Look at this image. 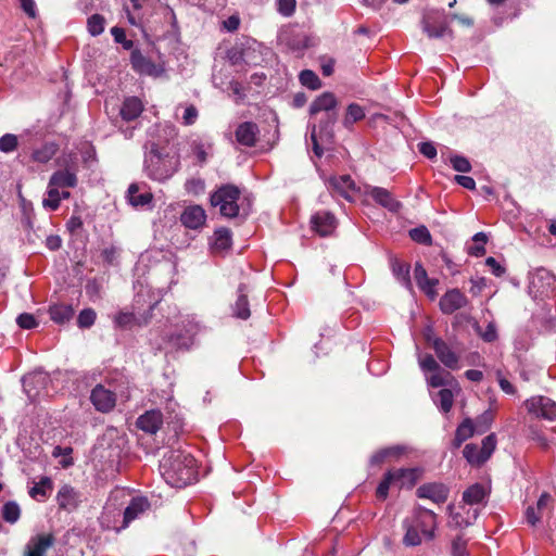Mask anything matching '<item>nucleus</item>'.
Listing matches in <instances>:
<instances>
[{"label": "nucleus", "instance_id": "obj_1", "mask_svg": "<svg viewBox=\"0 0 556 556\" xmlns=\"http://www.w3.org/2000/svg\"><path fill=\"white\" fill-rule=\"evenodd\" d=\"M160 472L167 484L184 488L197 480V460L189 453L173 450L162 457Z\"/></svg>", "mask_w": 556, "mask_h": 556}, {"label": "nucleus", "instance_id": "obj_2", "mask_svg": "<svg viewBox=\"0 0 556 556\" xmlns=\"http://www.w3.org/2000/svg\"><path fill=\"white\" fill-rule=\"evenodd\" d=\"M178 164L176 157L168 154L163 155L155 143H152L144 159L147 175L157 181L170 178L177 172Z\"/></svg>", "mask_w": 556, "mask_h": 556}, {"label": "nucleus", "instance_id": "obj_3", "mask_svg": "<svg viewBox=\"0 0 556 556\" xmlns=\"http://www.w3.org/2000/svg\"><path fill=\"white\" fill-rule=\"evenodd\" d=\"M241 191L235 185H223L211 194L212 206L218 207L219 213L227 218L237 217L239 214L238 200Z\"/></svg>", "mask_w": 556, "mask_h": 556}, {"label": "nucleus", "instance_id": "obj_4", "mask_svg": "<svg viewBox=\"0 0 556 556\" xmlns=\"http://www.w3.org/2000/svg\"><path fill=\"white\" fill-rule=\"evenodd\" d=\"M337 105L338 100L336 96L330 91H326L318 96L309 105L311 115L326 112V118L320 122L319 128L320 131H324L327 136L332 135V127L338 119V113L336 111Z\"/></svg>", "mask_w": 556, "mask_h": 556}, {"label": "nucleus", "instance_id": "obj_5", "mask_svg": "<svg viewBox=\"0 0 556 556\" xmlns=\"http://www.w3.org/2000/svg\"><path fill=\"white\" fill-rule=\"evenodd\" d=\"M200 331V326L193 319L181 321V328L168 336L163 341L174 350H189L194 343V337Z\"/></svg>", "mask_w": 556, "mask_h": 556}, {"label": "nucleus", "instance_id": "obj_6", "mask_svg": "<svg viewBox=\"0 0 556 556\" xmlns=\"http://www.w3.org/2000/svg\"><path fill=\"white\" fill-rule=\"evenodd\" d=\"M421 27L429 38H441L444 35L453 36V30L448 27L446 17L440 11L425 13Z\"/></svg>", "mask_w": 556, "mask_h": 556}, {"label": "nucleus", "instance_id": "obj_7", "mask_svg": "<svg viewBox=\"0 0 556 556\" xmlns=\"http://www.w3.org/2000/svg\"><path fill=\"white\" fill-rule=\"evenodd\" d=\"M409 523L416 526V529L421 532L426 540L431 541L434 539L437 515L432 510L421 506L415 507L413 518L409 520Z\"/></svg>", "mask_w": 556, "mask_h": 556}, {"label": "nucleus", "instance_id": "obj_8", "mask_svg": "<svg viewBox=\"0 0 556 556\" xmlns=\"http://www.w3.org/2000/svg\"><path fill=\"white\" fill-rule=\"evenodd\" d=\"M528 413L549 421L556 420V403L549 397L538 395L525 401Z\"/></svg>", "mask_w": 556, "mask_h": 556}, {"label": "nucleus", "instance_id": "obj_9", "mask_svg": "<svg viewBox=\"0 0 556 556\" xmlns=\"http://www.w3.org/2000/svg\"><path fill=\"white\" fill-rule=\"evenodd\" d=\"M337 227L334 215L327 211H320L312 215L311 229L320 237L331 235Z\"/></svg>", "mask_w": 556, "mask_h": 556}, {"label": "nucleus", "instance_id": "obj_10", "mask_svg": "<svg viewBox=\"0 0 556 556\" xmlns=\"http://www.w3.org/2000/svg\"><path fill=\"white\" fill-rule=\"evenodd\" d=\"M55 538L52 533H40L28 541L24 556H46V552L53 546Z\"/></svg>", "mask_w": 556, "mask_h": 556}, {"label": "nucleus", "instance_id": "obj_11", "mask_svg": "<svg viewBox=\"0 0 556 556\" xmlns=\"http://www.w3.org/2000/svg\"><path fill=\"white\" fill-rule=\"evenodd\" d=\"M90 400L97 410L108 413L114 408L116 395L103 386L98 384L91 391Z\"/></svg>", "mask_w": 556, "mask_h": 556}, {"label": "nucleus", "instance_id": "obj_12", "mask_svg": "<svg viewBox=\"0 0 556 556\" xmlns=\"http://www.w3.org/2000/svg\"><path fill=\"white\" fill-rule=\"evenodd\" d=\"M419 498L430 500L435 504L444 503L448 496V488L443 483H425L416 490Z\"/></svg>", "mask_w": 556, "mask_h": 556}, {"label": "nucleus", "instance_id": "obj_13", "mask_svg": "<svg viewBox=\"0 0 556 556\" xmlns=\"http://www.w3.org/2000/svg\"><path fill=\"white\" fill-rule=\"evenodd\" d=\"M328 186L331 192L344 198L348 201H353L356 188L351 176L342 175L339 177H332L329 179Z\"/></svg>", "mask_w": 556, "mask_h": 556}, {"label": "nucleus", "instance_id": "obj_14", "mask_svg": "<svg viewBox=\"0 0 556 556\" xmlns=\"http://www.w3.org/2000/svg\"><path fill=\"white\" fill-rule=\"evenodd\" d=\"M468 304L466 295L458 289L448 290L440 299V308L444 314H453L455 311Z\"/></svg>", "mask_w": 556, "mask_h": 556}, {"label": "nucleus", "instance_id": "obj_15", "mask_svg": "<svg viewBox=\"0 0 556 556\" xmlns=\"http://www.w3.org/2000/svg\"><path fill=\"white\" fill-rule=\"evenodd\" d=\"M433 350L439 361L448 369L455 370L459 367V357L442 339H433Z\"/></svg>", "mask_w": 556, "mask_h": 556}, {"label": "nucleus", "instance_id": "obj_16", "mask_svg": "<svg viewBox=\"0 0 556 556\" xmlns=\"http://www.w3.org/2000/svg\"><path fill=\"white\" fill-rule=\"evenodd\" d=\"M151 505L147 497L144 496H136L132 497L129 502L128 506L124 510L123 518V528L128 527V525L135 519L139 518L146 511L150 509Z\"/></svg>", "mask_w": 556, "mask_h": 556}, {"label": "nucleus", "instance_id": "obj_17", "mask_svg": "<svg viewBox=\"0 0 556 556\" xmlns=\"http://www.w3.org/2000/svg\"><path fill=\"white\" fill-rule=\"evenodd\" d=\"M136 425L140 430L155 434L163 425V414L157 409L148 410L137 419Z\"/></svg>", "mask_w": 556, "mask_h": 556}, {"label": "nucleus", "instance_id": "obj_18", "mask_svg": "<svg viewBox=\"0 0 556 556\" xmlns=\"http://www.w3.org/2000/svg\"><path fill=\"white\" fill-rule=\"evenodd\" d=\"M180 220L187 228L198 229L205 224L206 213L201 205H190L182 212Z\"/></svg>", "mask_w": 556, "mask_h": 556}, {"label": "nucleus", "instance_id": "obj_19", "mask_svg": "<svg viewBox=\"0 0 556 556\" xmlns=\"http://www.w3.org/2000/svg\"><path fill=\"white\" fill-rule=\"evenodd\" d=\"M59 507L68 511L76 509L80 503V494L71 485H63L56 495Z\"/></svg>", "mask_w": 556, "mask_h": 556}, {"label": "nucleus", "instance_id": "obj_20", "mask_svg": "<svg viewBox=\"0 0 556 556\" xmlns=\"http://www.w3.org/2000/svg\"><path fill=\"white\" fill-rule=\"evenodd\" d=\"M414 277L418 287L430 298L437 296L435 286L438 285L437 279H430L427 275L426 269L420 263L415 264Z\"/></svg>", "mask_w": 556, "mask_h": 556}, {"label": "nucleus", "instance_id": "obj_21", "mask_svg": "<svg viewBox=\"0 0 556 556\" xmlns=\"http://www.w3.org/2000/svg\"><path fill=\"white\" fill-rule=\"evenodd\" d=\"M49 182L51 186H55L58 188H75L77 186L78 179L75 168H65L59 169L54 172Z\"/></svg>", "mask_w": 556, "mask_h": 556}, {"label": "nucleus", "instance_id": "obj_22", "mask_svg": "<svg viewBox=\"0 0 556 556\" xmlns=\"http://www.w3.org/2000/svg\"><path fill=\"white\" fill-rule=\"evenodd\" d=\"M367 193L380 205L391 212H397L401 203L393 199L392 194L384 188L371 187Z\"/></svg>", "mask_w": 556, "mask_h": 556}, {"label": "nucleus", "instance_id": "obj_23", "mask_svg": "<svg viewBox=\"0 0 556 556\" xmlns=\"http://www.w3.org/2000/svg\"><path fill=\"white\" fill-rule=\"evenodd\" d=\"M258 127L255 123L244 122L236 130V139L245 147H253L256 143Z\"/></svg>", "mask_w": 556, "mask_h": 556}, {"label": "nucleus", "instance_id": "obj_24", "mask_svg": "<svg viewBox=\"0 0 556 556\" xmlns=\"http://www.w3.org/2000/svg\"><path fill=\"white\" fill-rule=\"evenodd\" d=\"M387 473L392 475L393 485H396L400 489L404 486L412 488L417 481L416 469L397 468L389 470Z\"/></svg>", "mask_w": 556, "mask_h": 556}, {"label": "nucleus", "instance_id": "obj_25", "mask_svg": "<svg viewBox=\"0 0 556 556\" xmlns=\"http://www.w3.org/2000/svg\"><path fill=\"white\" fill-rule=\"evenodd\" d=\"M143 111V104L137 97H128L124 100L119 114L126 122H131L140 116Z\"/></svg>", "mask_w": 556, "mask_h": 556}, {"label": "nucleus", "instance_id": "obj_26", "mask_svg": "<svg viewBox=\"0 0 556 556\" xmlns=\"http://www.w3.org/2000/svg\"><path fill=\"white\" fill-rule=\"evenodd\" d=\"M132 68L146 75H154L156 73L155 64L147 59L139 50H134L130 54Z\"/></svg>", "mask_w": 556, "mask_h": 556}, {"label": "nucleus", "instance_id": "obj_27", "mask_svg": "<svg viewBox=\"0 0 556 556\" xmlns=\"http://www.w3.org/2000/svg\"><path fill=\"white\" fill-rule=\"evenodd\" d=\"M488 490L480 483H475L467 488L463 493V502L467 505H478L488 497Z\"/></svg>", "mask_w": 556, "mask_h": 556}, {"label": "nucleus", "instance_id": "obj_28", "mask_svg": "<svg viewBox=\"0 0 556 556\" xmlns=\"http://www.w3.org/2000/svg\"><path fill=\"white\" fill-rule=\"evenodd\" d=\"M476 431V427L470 418H466L456 429L452 445L454 448L460 447V445L468 439H470Z\"/></svg>", "mask_w": 556, "mask_h": 556}, {"label": "nucleus", "instance_id": "obj_29", "mask_svg": "<svg viewBox=\"0 0 556 556\" xmlns=\"http://www.w3.org/2000/svg\"><path fill=\"white\" fill-rule=\"evenodd\" d=\"M247 291V286L244 283L239 285L238 299L233 306V314L236 317L241 319H248L251 315Z\"/></svg>", "mask_w": 556, "mask_h": 556}, {"label": "nucleus", "instance_id": "obj_30", "mask_svg": "<svg viewBox=\"0 0 556 556\" xmlns=\"http://www.w3.org/2000/svg\"><path fill=\"white\" fill-rule=\"evenodd\" d=\"M50 318L59 325L68 323L74 316V308L68 304H54L49 308Z\"/></svg>", "mask_w": 556, "mask_h": 556}, {"label": "nucleus", "instance_id": "obj_31", "mask_svg": "<svg viewBox=\"0 0 556 556\" xmlns=\"http://www.w3.org/2000/svg\"><path fill=\"white\" fill-rule=\"evenodd\" d=\"M231 247V231L227 228L215 230L212 249L214 252L223 253Z\"/></svg>", "mask_w": 556, "mask_h": 556}, {"label": "nucleus", "instance_id": "obj_32", "mask_svg": "<svg viewBox=\"0 0 556 556\" xmlns=\"http://www.w3.org/2000/svg\"><path fill=\"white\" fill-rule=\"evenodd\" d=\"M52 488V480L49 477H41L40 480L29 489V495L37 501H43L50 495Z\"/></svg>", "mask_w": 556, "mask_h": 556}, {"label": "nucleus", "instance_id": "obj_33", "mask_svg": "<svg viewBox=\"0 0 556 556\" xmlns=\"http://www.w3.org/2000/svg\"><path fill=\"white\" fill-rule=\"evenodd\" d=\"M392 273L407 289H412V281L409 277V265L403 263L397 258L392 260Z\"/></svg>", "mask_w": 556, "mask_h": 556}, {"label": "nucleus", "instance_id": "obj_34", "mask_svg": "<svg viewBox=\"0 0 556 556\" xmlns=\"http://www.w3.org/2000/svg\"><path fill=\"white\" fill-rule=\"evenodd\" d=\"M58 144L54 142H47L40 148L36 149L31 157L35 162L48 163L58 152Z\"/></svg>", "mask_w": 556, "mask_h": 556}, {"label": "nucleus", "instance_id": "obj_35", "mask_svg": "<svg viewBox=\"0 0 556 556\" xmlns=\"http://www.w3.org/2000/svg\"><path fill=\"white\" fill-rule=\"evenodd\" d=\"M479 513H480V510L478 508H473L470 517H465L464 514H462V513H458V511L453 513L452 511L450 515L448 525L451 527H455V528H466L476 521V519L479 516Z\"/></svg>", "mask_w": 556, "mask_h": 556}, {"label": "nucleus", "instance_id": "obj_36", "mask_svg": "<svg viewBox=\"0 0 556 556\" xmlns=\"http://www.w3.org/2000/svg\"><path fill=\"white\" fill-rule=\"evenodd\" d=\"M128 201L132 206H144L152 201V194L149 192L139 193L138 186L131 184L128 188Z\"/></svg>", "mask_w": 556, "mask_h": 556}, {"label": "nucleus", "instance_id": "obj_37", "mask_svg": "<svg viewBox=\"0 0 556 556\" xmlns=\"http://www.w3.org/2000/svg\"><path fill=\"white\" fill-rule=\"evenodd\" d=\"M453 380V376L442 368L432 371V374L427 378L428 384L432 388L448 386Z\"/></svg>", "mask_w": 556, "mask_h": 556}, {"label": "nucleus", "instance_id": "obj_38", "mask_svg": "<svg viewBox=\"0 0 556 556\" xmlns=\"http://www.w3.org/2000/svg\"><path fill=\"white\" fill-rule=\"evenodd\" d=\"M60 188L55 186H51L50 182L48 184L47 189V198L42 200V206L45 208H48L50 211H56L60 207L61 204V193Z\"/></svg>", "mask_w": 556, "mask_h": 556}, {"label": "nucleus", "instance_id": "obj_39", "mask_svg": "<svg viewBox=\"0 0 556 556\" xmlns=\"http://www.w3.org/2000/svg\"><path fill=\"white\" fill-rule=\"evenodd\" d=\"M402 452H403V448L401 446H391V447L382 448V450L376 452L371 456L370 463L372 465H380L388 458L399 457L402 454Z\"/></svg>", "mask_w": 556, "mask_h": 556}, {"label": "nucleus", "instance_id": "obj_40", "mask_svg": "<svg viewBox=\"0 0 556 556\" xmlns=\"http://www.w3.org/2000/svg\"><path fill=\"white\" fill-rule=\"evenodd\" d=\"M454 403V394L450 389H441L437 393L435 404L439 406L440 410L447 414L451 412Z\"/></svg>", "mask_w": 556, "mask_h": 556}, {"label": "nucleus", "instance_id": "obj_41", "mask_svg": "<svg viewBox=\"0 0 556 556\" xmlns=\"http://www.w3.org/2000/svg\"><path fill=\"white\" fill-rule=\"evenodd\" d=\"M364 117H365L364 109L356 103H351L348 106L346 114L343 119V125L345 127H351L354 123L362 121Z\"/></svg>", "mask_w": 556, "mask_h": 556}, {"label": "nucleus", "instance_id": "obj_42", "mask_svg": "<svg viewBox=\"0 0 556 556\" xmlns=\"http://www.w3.org/2000/svg\"><path fill=\"white\" fill-rule=\"evenodd\" d=\"M404 527L406 529V533L403 538V543L406 546H417L421 544V535L419 530L416 529V526L409 523V519L404 521Z\"/></svg>", "mask_w": 556, "mask_h": 556}, {"label": "nucleus", "instance_id": "obj_43", "mask_svg": "<svg viewBox=\"0 0 556 556\" xmlns=\"http://www.w3.org/2000/svg\"><path fill=\"white\" fill-rule=\"evenodd\" d=\"M2 518L9 523H15L21 517V508L16 502L10 501L2 506Z\"/></svg>", "mask_w": 556, "mask_h": 556}, {"label": "nucleus", "instance_id": "obj_44", "mask_svg": "<svg viewBox=\"0 0 556 556\" xmlns=\"http://www.w3.org/2000/svg\"><path fill=\"white\" fill-rule=\"evenodd\" d=\"M104 26L105 18L101 14H92L87 20L88 33L93 37L101 35L104 31Z\"/></svg>", "mask_w": 556, "mask_h": 556}, {"label": "nucleus", "instance_id": "obj_45", "mask_svg": "<svg viewBox=\"0 0 556 556\" xmlns=\"http://www.w3.org/2000/svg\"><path fill=\"white\" fill-rule=\"evenodd\" d=\"M300 83L311 90H317L321 87V80L315 72L311 70H304L299 75Z\"/></svg>", "mask_w": 556, "mask_h": 556}, {"label": "nucleus", "instance_id": "obj_46", "mask_svg": "<svg viewBox=\"0 0 556 556\" xmlns=\"http://www.w3.org/2000/svg\"><path fill=\"white\" fill-rule=\"evenodd\" d=\"M409 237L413 241H415L417 243L425 244V245L432 244L431 233L426 226H419V227L410 229Z\"/></svg>", "mask_w": 556, "mask_h": 556}, {"label": "nucleus", "instance_id": "obj_47", "mask_svg": "<svg viewBox=\"0 0 556 556\" xmlns=\"http://www.w3.org/2000/svg\"><path fill=\"white\" fill-rule=\"evenodd\" d=\"M473 245L468 248V253L473 256H482L485 254V243L488 241V237L484 232H477L472 237Z\"/></svg>", "mask_w": 556, "mask_h": 556}, {"label": "nucleus", "instance_id": "obj_48", "mask_svg": "<svg viewBox=\"0 0 556 556\" xmlns=\"http://www.w3.org/2000/svg\"><path fill=\"white\" fill-rule=\"evenodd\" d=\"M463 454L466 460L471 465H481L484 463L482 459H480L481 451L480 447L476 444H467L464 447Z\"/></svg>", "mask_w": 556, "mask_h": 556}, {"label": "nucleus", "instance_id": "obj_49", "mask_svg": "<svg viewBox=\"0 0 556 556\" xmlns=\"http://www.w3.org/2000/svg\"><path fill=\"white\" fill-rule=\"evenodd\" d=\"M495 446H496L495 434L491 433V434L486 435L482 440V446L480 447V451H481L480 459H482L485 463L492 455L493 451L495 450Z\"/></svg>", "mask_w": 556, "mask_h": 556}, {"label": "nucleus", "instance_id": "obj_50", "mask_svg": "<svg viewBox=\"0 0 556 556\" xmlns=\"http://www.w3.org/2000/svg\"><path fill=\"white\" fill-rule=\"evenodd\" d=\"M97 318V314L92 308L83 309L77 318V324L79 328H90Z\"/></svg>", "mask_w": 556, "mask_h": 556}, {"label": "nucleus", "instance_id": "obj_51", "mask_svg": "<svg viewBox=\"0 0 556 556\" xmlns=\"http://www.w3.org/2000/svg\"><path fill=\"white\" fill-rule=\"evenodd\" d=\"M18 144L17 136L13 134H5L0 137V151L4 153L13 152Z\"/></svg>", "mask_w": 556, "mask_h": 556}, {"label": "nucleus", "instance_id": "obj_52", "mask_svg": "<svg viewBox=\"0 0 556 556\" xmlns=\"http://www.w3.org/2000/svg\"><path fill=\"white\" fill-rule=\"evenodd\" d=\"M185 189L188 193L199 195L205 190V181L202 178L193 177L186 181Z\"/></svg>", "mask_w": 556, "mask_h": 556}, {"label": "nucleus", "instance_id": "obj_53", "mask_svg": "<svg viewBox=\"0 0 556 556\" xmlns=\"http://www.w3.org/2000/svg\"><path fill=\"white\" fill-rule=\"evenodd\" d=\"M450 163L454 170L459 173H469L471 170V164L467 157L462 155H452Z\"/></svg>", "mask_w": 556, "mask_h": 556}, {"label": "nucleus", "instance_id": "obj_54", "mask_svg": "<svg viewBox=\"0 0 556 556\" xmlns=\"http://www.w3.org/2000/svg\"><path fill=\"white\" fill-rule=\"evenodd\" d=\"M452 556H469L467 549V540L463 535H457L452 542Z\"/></svg>", "mask_w": 556, "mask_h": 556}, {"label": "nucleus", "instance_id": "obj_55", "mask_svg": "<svg viewBox=\"0 0 556 556\" xmlns=\"http://www.w3.org/2000/svg\"><path fill=\"white\" fill-rule=\"evenodd\" d=\"M419 366L421 370L425 372H432L441 368L439 363L434 359V357L431 354H426L422 357H419Z\"/></svg>", "mask_w": 556, "mask_h": 556}, {"label": "nucleus", "instance_id": "obj_56", "mask_svg": "<svg viewBox=\"0 0 556 556\" xmlns=\"http://www.w3.org/2000/svg\"><path fill=\"white\" fill-rule=\"evenodd\" d=\"M393 485L392 475L386 473L381 482L379 483L376 495L379 500L384 501L388 497L389 489Z\"/></svg>", "mask_w": 556, "mask_h": 556}, {"label": "nucleus", "instance_id": "obj_57", "mask_svg": "<svg viewBox=\"0 0 556 556\" xmlns=\"http://www.w3.org/2000/svg\"><path fill=\"white\" fill-rule=\"evenodd\" d=\"M17 325L23 329H33L38 326V321L35 316L29 313H23L16 318Z\"/></svg>", "mask_w": 556, "mask_h": 556}, {"label": "nucleus", "instance_id": "obj_58", "mask_svg": "<svg viewBox=\"0 0 556 556\" xmlns=\"http://www.w3.org/2000/svg\"><path fill=\"white\" fill-rule=\"evenodd\" d=\"M278 12L283 16H291L295 11V0H278Z\"/></svg>", "mask_w": 556, "mask_h": 556}, {"label": "nucleus", "instance_id": "obj_59", "mask_svg": "<svg viewBox=\"0 0 556 556\" xmlns=\"http://www.w3.org/2000/svg\"><path fill=\"white\" fill-rule=\"evenodd\" d=\"M135 320V316L132 313L121 312L116 315L114 321L121 328H126L131 326Z\"/></svg>", "mask_w": 556, "mask_h": 556}, {"label": "nucleus", "instance_id": "obj_60", "mask_svg": "<svg viewBox=\"0 0 556 556\" xmlns=\"http://www.w3.org/2000/svg\"><path fill=\"white\" fill-rule=\"evenodd\" d=\"M198 110L194 105H189L185 109L184 116H182V123L186 126L193 125L198 118Z\"/></svg>", "mask_w": 556, "mask_h": 556}, {"label": "nucleus", "instance_id": "obj_61", "mask_svg": "<svg viewBox=\"0 0 556 556\" xmlns=\"http://www.w3.org/2000/svg\"><path fill=\"white\" fill-rule=\"evenodd\" d=\"M418 150L424 156L430 160L437 156V148L432 142H420L418 144Z\"/></svg>", "mask_w": 556, "mask_h": 556}, {"label": "nucleus", "instance_id": "obj_62", "mask_svg": "<svg viewBox=\"0 0 556 556\" xmlns=\"http://www.w3.org/2000/svg\"><path fill=\"white\" fill-rule=\"evenodd\" d=\"M542 517L543 515L538 513L534 506H529L526 510V520L532 527L536 526Z\"/></svg>", "mask_w": 556, "mask_h": 556}, {"label": "nucleus", "instance_id": "obj_63", "mask_svg": "<svg viewBox=\"0 0 556 556\" xmlns=\"http://www.w3.org/2000/svg\"><path fill=\"white\" fill-rule=\"evenodd\" d=\"M497 381H498L501 390L503 392H505L506 394L515 395L517 393V390L514 387V384L509 380H507L505 377H503L501 375V372H497Z\"/></svg>", "mask_w": 556, "mask_h": 556}, {"label": "nucleus", "instance_id": "obj_64", "mask_svg": "<svg viewBox=\"0 0 556 556\" xmlns=\"http://www.w3.org/2000/svg\"><path fill=\"white\" fill-rule=\"evenodd\" d=\"M551 502H552V496L548 493H543L539 497L534 507L538 510V513H541L542 515H544V513L546 510H548V506H549Z\"/></svg>", "mask_w": 556, "mask_h": 556}]
</instances>
